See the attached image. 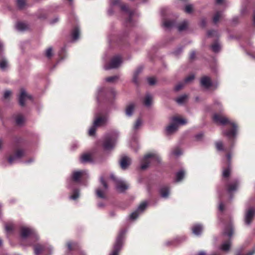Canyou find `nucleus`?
<instances>
[{
	"mask_svg": "<svg viewBox=\"0 0 255 255\" xmlns=\"http://www.w3.org/2000/svg\"><path fill=\"white\" fill-rule=\"evenodd\" d=\"M204 136V134L202 132H200L195 135V138L197 141H201L202 140Z\"/></svg>",
	"mask_w": 255,
	"mask_h": 255,
	"instance_id": "obj_52",
	"label": "nucleus"
},
{
	"mask_svg": "<svg viewBox=\"0 0 255 255\" xmlns=\"http://www.w3.org/2000/svg\"><path fill=\"white\" fill-rule=\"evenodd\" d=\"M52 48L51 47H49L46 50L45 55L47 58H50L52 57Z\"/></svg>",
	"mask_w": 255,
	"mask_h": 255,
	"instance_id": "obj_47",
	"label": "nucleus"
},
{
	"mask_svg": "<svg viewBox=\"0 0 255 255\" xmlns=\"http://www.w3.org/2000/svg\"><path fill=\"white\" fill-rule=\"evenodd\" d=\"M80 28L78 26L74 27L71 30V35L72 40L74 41H77L80 37Z\"/></svg>",
	"mask_w": 255,
	"mask_h": 255,
	"instance_id": "obj_20",
	"label": "nucleus"
},
{
	"mask_svg": "<svg viewBox=\"0 0 255 255\" xmlns=\"http://www.w3.org/2000/svg\"><path fill=\"white\" fill-rule=\"evenodd\" d=\"M33 234H34V231L32 229L26 227L21 228L20 232L21 238L25 239Z\"/></svg>",
	"mask_w": 255,
	"mask_h": 255,
	"instance_id": "obj_17",
	"label": "nucleus"
},
{
	"mask_svg": "<svg viewBox=\"0 0 255 255\" xmlns=\"http://www.w3.org/2000/svg\"><path fill=\"white\" fill-rule=\"evenodd\" d=\"M187 98V96L186 95H182L177 98L175 101L178 104L181 105L184 103Z\"/></svg>",
	"mask_w": 255,
	"mask_h": 255,
	"instance_id": "obj_36",
	"label": "nucleus"
},
{
	"mask_svg": "<svg viewBox=\"0 0 255 255\" xmlns=\"http://www.w3.org/2000/svg\"><path fill=\"white\" fill-rule=\"evenodd\" d=\"M231 247V242L230 241H227L224 242L221 245L220 249L223 251H229Z\"/></svg>",
	"mask_w": 255,
	"mask_h": 255,
	"instance_id": "obj_31",
	"label": "nucleus"
},
{
	"mask_svg": "<svg viewBox=\"0 0 255 255\" xmlns=\"http://www.w3.org/2000/svg\"><path fill=\"white\" fill-rule=\"evenodd\" d=\"M231 167L230 165H228V167L225 168L223 171L222 175L225 178L229 177L231 174Z\"/></svg>",
	"mask_w": 255,
	"mask_h": 255,
	"instance_id": "obj_32",
	"label": "nucleus"
},
{
	"mask_svg": "<svg viewBox=\"0 0 255 255\" xmlns=\"http://www.w3.org/2000/svg\"><path fill=\"white\" fill-rule=\"evenodd\" d=\"M189 22L187 20H184L182 22L176 25V21L175 20H165L163 23V26L167 29H170L173 27H176L178 31L181 32L187 29Z\"/></svg>",
	"mask_w": 255,
	"mask_h": 255,
	"instance_id": "obj_2",
	"label": "nucleus"
},
{
	"mask_svg": "<svg viewBox=\"0 0 255 255\" xmlns=\"http://www.w3.org/2000/svg\"><path fill=\"white\" fill-rule=\"evenodd\" d=\"M34 252L36 255H39L43 253L46 249V246L44 245L36 244L34 247Z\"/></svg>",
	"mask_w": 255,
	"mask_h": 255,
	"instance_id": "obj_22",
	"label": "nucleus"
},
{
	"mask_svg": "<svg viewBox=\"0 0 255 255\" xmlns=\"http://www.w3.org/2000/svg\"><path fill=\"white\" fill-rule=\"evenodd\" d=\"M225 235L228 236L229 237H231L233 234V229L232 227H230L228 229H227L224 232Z\"/></svg>",
	"mask_w": 255,
	"mask_h": 255,
	"instance_id": "obj_43",
	"label": "nucleus"
},
{
	"mask_svg": "<svg viewBox=\"0 0 255 255\" xmlns=\"http://www.w3.org/2000/svg\"><path fill=\"white\" fill-rule=\"evenodd\" d=\"M152 97L150 94H146L144 101V104L146 107H150L152 103Z\"/></svg>",
	"mask_w": 255,
	"mask_h": 255,
	"instance_id": "obj_27",
	"label": "nucleus"
},
{
	"mask_svg": "<svg viewBox=\"0 0 255 255\" xmlns=\"http://www.w3.org/2000/svg\"><path fill=\"white\" fill-rule=\"evenodd\" d=\"M126 232L127 230L126 229H122L120 231L113 247V251L109 255H119V253L121 250L123 245L124 240Z\"/></svg>",
	"mask_w": 255,
	"mask_h": 255,
	"instance_id": "obj_3",
	"label": "nucleus"
},
{
	"mask_svg": "<svg viewBox=\"0 0 255 255\" xmlns=\"http://www.w3.org/2000/svg\"><path fill=\"white\" fill-rule=\"evenodd\" d=\"M133 14V12L129 11V13H128L129 16H128V19L127 20V22H131L132 16Z\"/></svg>",
	"mask_w": 255,
	"mask_h": 255,
	"instance_id": "obj_61",
	"label": "nucleus"
},
{
	"mask_svg": "<svg viewBox=\"0 0 255 255\" xmlns=\"http://www.w3.org/2000/svg\"><path fill=\"white\" fill-rule=\"evenodd\" d=\"M78 147V144L77 143H74L72 144L71 149L72 150L76 149Z\"/></svg>",
	"mask_w": 255,
	"mask_h": 255,
	"instance_id": "obj_64",
	"label": "nucleus"
},
{
	"mask_svg": "<svg viewBox=\"0 0 255 255\" xmlns=\"http://www.w3.org/2000/svg\"><path fill=\"white\" fill-rule=\"evenodd\" d=\"M203 229V226L199 224L193 225L191 228L192 233L197 236H199L201 235Z\"/></svg>",
	"mask_w": 255,
	"mask_h": 255,
	"instance_id": "obj_18",
	"label": "nucleus"
},
{
	"mask_svg": "<svg viewBox=\"0 0 255 255\" xmlns=\"http://www.w3.org/2000/svg\"><path fill=\"white\" fill-rule=\"evenodd\" d=\"M110 177L115 183L116 189L119 192L123 193L128 188V185L125 181L118 179L114 174H111Z\"/></svg>",
	"mask_w": 255,
	"mask_h": 255,
	"instance_id": "obj_5",
	"label": "nucleus"
},
{
	"mask_svg": "<svg viewBox=\"0 0 255 255\" xmlns=\"http://www.w3.org/2000/svg\"><path fill=\"white\" fill-rule=\"evenodd\" d=\"M135 105L134 103L129 104L126 108L125 112L126 114L128 117H131L133 113Z\"/></svg>",
	"mask_w": 255,
	"mask_h": 255,
	"instance_id": "obj_24",
	"label": "nucleus"
},
{
	"mask_svg": "<svg viewBox=\"0 0 255 255\" xmlns=\"http://www.w3.org/2000/svg\"><path fill=\"white\" fill-rule=\"evenodd\" d=\"M120 7H121V8L122 10L124 11H126V12H128V13H129V10L128 9V8L127 7V6L125 4H122V5H120Z\"/></svg>",
	"mask_w": 255,
	"mask_h": 255,
	"instance_id": "obj_59",
	"label": "nucleus"
},
{
	"mask_svg": "<svg viewBox=\"0 0 255 255\" xmlns=\"http://www.w3.org/2000/svg\"><path fill=\"white\" fill-rule=\"evenodd\" d=\"M160 195L162 198H167L170 193L169 187L167 186H162L159 190Z\"/></svg>",
	"mask_w": 255,
	"mask_h": 255,
	"instance_id": "obj_19",
	"label": "nucleus"
},
{
	"mask_svg": "<svg viewBox=\"0 0 255 255\" xmlns=\"http://www.w3.org/2000/svg\"><path fill=\"white\" fill-rule=\"evenodd\" d=\"M185 172L183 169H181L175 174V181L176 182H180L185 177Z\"/></svg>",
	"mask_w": 255,
	"mask_h": 255,
	"instance_id": "obj_23",
	"label": "nucleus"
},
{
	"mask_svg": "<svg viewBox=\"0 0 255 255\" xmlns=\"http://www.w3.org/2000/svg\"><path fill=\"white\" fill-rule=\"evenodd\" d=\"M147 203L146 202H143L141 203L137 208L136 210L138 211L140 213L143 212L145 208L147 207Z\"/></svg>",
	"mask_w": 255,
	"mask_h": 255,
	"instance_id": "obj_37",
	"label": "nucleus"
},
{
	"mask_svg": "<svg viewBox=\"0 0 255 255\" xmlns=\"http://www.w3.org/2000/svg\"><path fill=\"white\" fill-rule=\"evenodd\" d=\"M79 196V191L78 189H75L74 191V193L72 195L70 196V199L72 200H76Z\"/></svg>",
	"mask_w": 255,
	"mask_h": 255,
	"instance_id": "obj_44",
	"label": "nucleus"
},
{
	"mask_svg": "<svg viewBox=\"0 0 255 255\" xmlns=\"http://www.w3.org/2000/svg\"><path fill=\"white\" fill-rule=\"evenodd\" d=\"M140 213L137 210L132 212L130 215V219L131 220H135L136 219Z\"/></svg>",
	"mask_w": 255,
	"mask_h": 255,
	"instance_id": "obj_46",
	"label": "nucleus"
},
{
	"mask_svg": "<svg viewBox=\"0 0 255 255\" xmlns=\"http://www.w3.org/2000/svg\"><path fill=\"white\" fill-rule=\"evenodd\" d=\"M200 26L202 28H205L206 26V19L205 18H202L200 22Z\"/></svg>",
	"mask_w": 255,
	"mask_h": 255,
	"instance_id": "obj_55",
	"label": "nucleus"
},
{
	"mask_svg": "<svg viewBox=\"0 0 255 255\" xmlns=\"http://www.w3.org/2000/svg\"><path fill=\"white\" fill-rule=\"evenodd\" d=\"M10 94H11V92L10 91H8V90L5 91L4 92V95H3L4 98L7 99V98H8L9 97V96L10 95Z\"/></svg>",
	"mask_w": 255,
	"mask_h": 255,
	"instance_id": "obj_60",
	"label": "nucleus"
},
{
	"mask_svg": "<svg viewBox=\"0 0 255 255\" xmlns=\"http://www.w3.org/2000/svg\"><path fill=\"white\" fill-rule=\"evenodd\" d=\"M67 248L69 251H72L77 248H78V244L76 243H72L71 242H69L67 244Z\"/></svg>",
	"mask_w": 255,
	"mask_h": 255,
	"instance_id": "obj_34",
	"label": "nucleus"
},
{
	"mask_svg": "<svg viewBox=\"0 0 255 255\" xmlns=\"http://www.w3.org/2000/svg\"><path fill=\"white\" fill-rule=\"evenodd\" d=\"M5 230L7 233H10L14 230V225L11 222L6 223L4 224Z\"/></svg>",
	"mask_w": 255,
	"mask_h": 255,
	"instance_id": "obj_29",
	"label": "nucleus"
},
{
	"mask_svg": "<svg viewBox=\"0 0 255 255\" xmlns=\"http://www.w3.org/2000/svg\"><path fill=\"white\" fill-rule=\"evenodd\" d=\"M218 34V32L216 30H208L207 32V35L208 37H212L213 36H214V35H217Z\"/></svg>",
	"mask_w": 255,
	"mask_h": 255,
	"instance_id": "obj_51",
	"label": "nucleus"
},
{
	"mask_svg": "<svg viewBox=\"0 0 255 255\" xmlns=\"http://www.w3.org/2000/svg\"><path fill=\"white\" fill-rule=\"evenodd\" d=\"M183 86L184 84L180 83L175 86V87H174V91L177 92L179 91L180 89H181L183 87Z\"/></svg>",
	"mask_w": 255,
	"mask_h": 255,
	"instance_id": "obj_54",
	"label": "nucleus"
},
{
	"mask_svg": "<svg viewBox=\"0 0 255 255\" xmlns=\"http://www.w3.org/2000/svg\"><path fill=\"white\" fill-rule=\"evenodd\" d=\"M98 127L96 126L93 123L92 126L90 128L89 130V135L90 136H94L95 135L96 128Z\"/></svg>",
	"mask_w": 255,
	"mask_h": 255,
	"instance_id": "obj_41",
	"label": "nucleus"
},
{
	"mask_svg": "<svg viewBox=\"0 0 255 255\" xmlns=\"http://www.w3.org/2000/svg\"><path fill=\"white\" fill-rule=\"evenodd\" d=\"M220 16H221V12L220 11H217L215 13V14L213 17V22L215 24L217 23V22L219 21Z\"/></svg>",
	"mask_w": 255,
	"mask_h": 255,
	"instance_id": "obj_48",
	"label": "nucleus"
},
{
	"mask_svg": "<svg viewBox=\"0 0 255 255\" xmlns=\"http://www.w3.org/2000/svg\"><path fill=\"white\" fill-rule=\"evenodd\" d=\"M138 75L133 74V78H132V82L136 85H138Z\"/></svg>",
	"mask_w": 255,
	"mask_h": 255,
	"instance_id": "obj_58",
	"label": "nucleus"
},
{
	"mask_svg": "<svg viewBox=\"0 0 255 255\" xmlns=\"http://www.w3.org/2000/svg\"><path fill=\"white\" fill-rule=\"evenodd\" d=\"M100 182L103 186L104 190H102L100 188H97L96 190V195L99 198L105 199L106 198L105 192L108 189V185L103 177H101Z\"/></svg>",
	"mask_w": 255,
	"mask_h": 255,
	"instance_id": "obj_8",
	"label": "nucleus"
},
{
	"mask_svg": "<svg viewBox=\"0 0 255 255\" xmlns=\"http://www.w3.org/2000/svg\"><path fill=\"white\" fill-rule=\"evenodd\" d=\"M172 154L176 156H179L182 154V152L179 148H176L172 151Z\"/></svg>",
	"mask_w": 255,
	"mask_h": 255,
	"instance_id": "obj_50",
	"label": "nucleus"
},
{
	"mask_svg": "<svg viewBox=\"0 0 255 255\" xmlns=\"http://www.w3.org/2000/svg\"><path fill=\"white\" fill-rule=\"evenodd\" d=\"M193 11V6L192 4L186 5L185 8V11L187 13H191Z\"/></svg>",
	"mask_w": 255,
	"mask_h": 255,
	"instance_id": "obj_49",
	"label": "nucleus"
},
{
	"mask_svg": "<svg viewBox=\"0 0 255 255\" xmlns=\"http://www.w3.org/2000/svg\"><path fill=\"white\" fill-rule=\"evenodd\" d=\"M195 78V76L194 75H191L184 79V82L186 83H189L192 81H193Z\"/></svg>",
	"mask_w": 255,
	"mask_h": 255,
	"instance_id": "obj_53",
	"label": "nucleus"
},
{
	"mask_svg": "<svg viewBox=\"0 0 255 255\" xmlns=\"http://www.w3.org/2000/svg\"><path fill=\"white\" fill-rule=\"evenodd\" d=\"M143 70V67L142 66H139L137 68V69L135 70L133 74H135L136 75H138L141 72V71Z\"/></svg>",
	"mask_w": 255,
	"mask_h": 255,
	"instance_id": "obj_57",
	"label": "nucleus"
},
{
	"mask_svg": "<svg viewBox=\"0 0 255 255\" xmlns=\"http://www.w3.org/2000/svg\"><path fill=\"white\" fill-rule=\"evenodd\" d=\"M108 121V117L107 116L98 117L96 118L93 123L96 126H104L106 125Z\"/></svg>",
	"mask_w": 255,
	"mask_h": 255,
	"instance_id": "obj_13",
	"label": "nucleus"
},
{
	"mask_svg": "<svg viewBox=\"0 0 255 255\" xmlns=\"http://www.w3.org/2000/svg\"><path fill=\"white\" fill-rule=\"evenodd\" d=\"M80 161L82 163H86L88 162H91L93 161V160L90 154L88 153H85L81 156L80 158Z\"/></svg>",
	"mask_w": 255,
	"mask_h": 255,
	"instance_id": "obj_26",
	"label": "nucleus"
},
{
	"mask_svg": "<svg viewBox=\"0 0 255 255\" xmlns=\"http://www.w3.org/2000/svg\"><path fill=\"white\" fill-rule=\"evenodd\" d=\"M171 121L173 123H175L176 124H179L180 125H185L186 124L187 122L185 119H180L177 117H174L172 118Z\"/></svg>",
	"mask_w": 255,
	"mask_h": 255,
	"instance_id": "obj_28",
	"label": "nucleus"
},
{
	"mask_svg": "<svg viewBox=\"0 0 255 255\" xmlns=\"http://www.w3.org/2000/svg\"><path fill=\"white\" fill-rule=\"evenodd\" d=\"M31 99L32 98L31 96L27 95L25 90L24 89H21L20 94L19 97V104L21 107L25 105V101L26 98Z\"/></svg>",
	"mask_w": 255,
	"mask_h": 255,
	"instance_id": "obj_15",
	"label": "nucleus"
},
{
	"mask_svg": "<svg viewBox=\"0 0 255 255\" xmlns=\"http://www.w3.org/2000/svg\"><path fill=\"white\" fill-rule=\"evenodd\" d=\"M239 185V181L238 179H234L226 185L227 192L231 194L233 192L236 191Z\"/></svg>",
	"mask_w": 255,
	"mask_h": 255,
	"instance_id": "obj_11",
	"label": "nucleus"
},
{
	"mask_svg": "<svg viewBox=\"0 0 255 255\" xmlns=\"http://www.w3.org/2000/svg\"><path fill=\"white\" fill-rule=\"evenodd\" d=\"M211 47L212 51L215 53L219 52L221 48V45L218 42L215 43L214 44L212 45Z\"/></svg>",
	"mask_w": 255,
	"mask_h": 255,
	"instance_id": "obj_33",
	"label": "nucleus"
},
{
	"mask_svg": "<svg viewBox=\"0 0 255 255\" xmlns=\"http://www.w3.org/2000/svg\"><path fill=\"white\" fill-rule=\"evenodd\" d=\"M195 51H192L190 55V59L191 60L194 59L195 58Z\"/></svg>",
	"mask_w": 255,
	"mask_h": 255,
	"instance_id": "obj_63",
	"label": "nucleus"
},
{
	"mask_svg": "<svg viewBox=\"0 0 255 255\" xmlns=\"http://www.w3.org/2000/svg\"><path fill=\"white\" fill-rule=\"evenodd\" d=\"M15 122L17 125H21L24 122V118L21 115H18L15 118Z\"/></svg>",
	"mask_w": 255,
	"mask_h": 255,
	"instance_id": "obj_35",
	"label": "nucleus"
},
{
	"mask_svg": "<svg viewBox=\"0 0 255 255\" xmlns=\"http://www.w3.org/2000/svg\"><path fill=\"white\" fill-rule=\"evenodd\" d=\"M119 78V77L117 75L109 77L106 78V81L110 83H114Z\"/></svg>",
	"mask_w": 255,
	"mask_h": 255,
	"instance_id": "obj_40",
	"label": "nucleus"
},
{
	"mask_svg": "<svg viewBox=\"0 0 255 255\" xmlns=\"http://www.w3.org/2000/svg\"><path fill=\"white\" fill-rule=\"evenodd\" d=\"M142 122L141 119L140 118L136 120V121L133 126V129L134 130H138L139 129V128L141 127V126L142 125Z\"/></svg>",
	"mask_w": 255,
	"mask_h": 255,
	"instance_id": "obj_42",
	"label": "nucleus"
},
{
	"mask_svg": "<svg viewBox=\"0 0 255 255\" xmlns=\"http://www.w3.org/2000/svg\"><path fill=\"white\" fill-rule=\"evenodd\" d=\"M178 128V125L175 123H173L166 128V133L170 135L175 132Z\"/></svg>",
	"mask_w": 255,
	"mask_h": 255,
	"instance_id": "obj_21",
	"label": "nucleus"
},
{
	"mask_svg": "<svg viewBox=\"0 0 255 255\" xmlns=\"http://www.w3.org/2000/svg\"><path fill=\"white\" fill-rule=\"evenodd\" d=\"M118 133L114 132L107 135L103 142L102 146L105 150H112L116 144Z\"/></svg>",
	"mask_w": 255,
	"mask_h": 255,
	"instance_id": "obj_4",
	"label": "nucleus"
},
{
	"mask_svg": "<svg viewBox=\"0 0 255 255\" xmlns=\"http://www.w3.org/2000/svg\"><path fill=\"white\" fill-rule=\"evenodd\" d=\"M16 4L19 9H23L26 5L25 0H16Z\"/></svg>",
	"mask_w": 255,
	"mask_h": 255,
	"instance_id": "obj_38",
	"label": "nucleus"
},
{
	"mask_svg": "<svg viewBox=\"0 0 255 255\" xmlns=\"http://www.w3.org/2000/svg\"><path fill=\"white\" fill-rule=\"evenodd\" d=\"M147 81L148 84L150 86L154 85L156 83V80L154 77H148Z\"/></svg>",
	"mask_w": 255,
	"mask_h": 255,
	"instance_id": "obj_45",
	"label": "nucleus"
},
{
	"mask_svg": "<svg viewBox=\"0 0 255 255\" xmlns=\"http://www.w3.org/2000/svg\"><path fill=\"white\" fill-rule=\"evenodd\" d=\"M122 62V58L120 56H116L111 60L110 63L104 66V69L108 70L118 68Z\"/></svg>",
	"mask_w": 255,
	"mask_h": 255,
	"instance_id": "obj_7",
	"label": "nucleus"
},
{
	"mask_svg": "<svg viewBox=\"0 0 255 255\" xmlns=\"http://www.w3.org/2000/svg\"><path fill=\"white\" fill-rule=\"evenodd\" d=\"M213 120L215 122H219L222 125L230 124L233 127L232 129L223 130L222 132L223 135L227 136L230 139L236 137L238 126L235 123L231 122L228 118L217 114L214 115Z\"/></svg>",
	"mask_w": 255,
	"mask_h": 255,
	"instance_id": "obj_1",
	"label": "nucleus"
},
{
	"mask_svg": "<svg viewBox=\"0 0 255 255\" xmlns=\"http://www.w3.org/2000/svg\"><path fill=\"white\" fill-rule=\"evenodd\" d=\"M8 64L7 60L4 58L0 59V69L4 71L8 68Z\"/></svg>",
	"mask_w": 255,
	"mask_h": 255,
	"instance_id": "obj_25",
	"label": "nucleus"
},
{
	"mask_svg": "<svg viewBox=\"0 0 255 255\" xmlns=\"http://www.w3.org/2000/svg\"><path fill=\"white\" fill-rule=\"evenodd\" d=\"M255 216V209L253 207H251L249 208L246 212L245 217H244V221L245 224L249 226Z\"/></svg>",
	"mask_w": 255,
	"mask_h": 255,
	"instance_id": "obj_9",
	"label": "nucleus"
},
{
	"mask_svg": "<svg viewBox=\"0 0 255 255\" xmlns=\"http://www.w3.org/2000/svg\"><path fill=\"white\" fill-rule=\"evenodd\" d=\"M24 155V150L21 149L17 150L13 155L9 156L8 158V161L11 164L17 159L21 158Z\"/></svg>",
	"mask_w": 255,
	"mask_h": 255,
	"instance_id": "obj_10",
	"label": "nucleus"
},
{
	"mask_svg": "<svg viewBox=\"0 0 255 255\" xmlns=\"http://www.w3.org/2000/svg\"><path fill=\"white\" fill-rule=\"evenodd\" d=\"M16 28L19 31H24L27 28V25L23 22H18L15 25Z\"/></svg>",
	"mask_w": 255,
	"mask_h": 255,
	"instance_id": "obj_30",
	"label": "nucleus"
},
{
	"mask_svg": "<svg viewBox=\"0 0 255 255\" xmlns=\"http://www.w3.org/2000/svg\"><path fill=\"white\" fill-rule=\"evenodd\" d=\"M182 50L183 48L182 47H179L173 52V53L176 55H178L182 52Z\"/></svg>",
	"mask_w": 255,
	"mask_h": 255,
	"instance_id": "obj_56",
	"label": "nucleus"
},
{
	"mask_svg": "<svg viewBox=\"0 0 255 255\" xmlns=\"http://www.w3.org/2000/svg\"><path fill=\"white\" fill-rule=\"evenodd\" d=\"M215 146L216 149L218 151H224L225 148H224V145L223 142L221 141H218L216 142Z\"/></svg>",
	"mask_w": 255,
	"mask_h": 255,
	"instance_id": "obj_39",
	"label": "nucleus"
},
{
	"mask_svg": "<svg viewBox=\"0 0 255 255\" xmlns=\"http://www.w3.org/2000/svg\"><path fill=\"white\" fill-rule=\"evenodd\" d=\"M200 85L206 89H209L213 85L211 78L207 76L202 77L200 79Z\"/></svg>",
	"mask_w": 255,
	"mask_h": 255,
	"instance_id": "obj_12",
	"label": "nucleus"
},
{
	"mask_svg": "<svg viewBox=\"0 0 255 255\" xmlns=\"http://www.w3.org/2000/svg\"><path fill=\"white\" fill-rule=\"evenodd\" d=\"M85 173V171H74L71 175V179L75 182H79L82 175Z\"/></svg>",
	"mask_w": 255,
	"mask_h": 255,
	"instance_id": "obj_16",
	"label": "nucleus"
},
{
	"mask_svg": "<svg viewBox=\"0 0 255 255\" xmlns=\"http://www.w3.org/2000/svg\"><path fill=\"white\" fill-rule=\"evenodd\" d=\"M121 2V0H113L111 4L113 5H116L120 4Z\"/></svg>",
	"mask_w": 255,
	"mask_h": 255,
	"instance_id": "obj_62",
	"label": "nucleus"
},
{
	"mask_svg": "<svg viewBox=\"0 0 255 255\" xmlns=\"http://www.w3.org/2000/svg\"><path fill=\"white\" fill-rule=\"evenodd\" d=\"M155 159L158 162H160L159 158L154 154L149 153L144 155L141 161L140 169L143 170H145L149 166L151 160Z\"/></svg>",
	"mask_w": 255,
	"mask_h": 255,
	"instance_id": "obj_6",
	"label": "nucleus"
},
{
	"mask_svg": "<svg viewBox=\"0 0 255 255\" xmlns=\"http://www.w3.org/2000/svg\"><path fill=\"white\" fill-rule=\"evenodd\" d=\"M119 163L121 168L123 170H125L127 169L128 166L130 164L131 159L128 157L124 156L122 157Z\"/></svg>",
	"mask_w": 255,
	"mask_h": 255,
	"instance_id": "obj_14",
	"label": "nucleus"
}]
</instances>
